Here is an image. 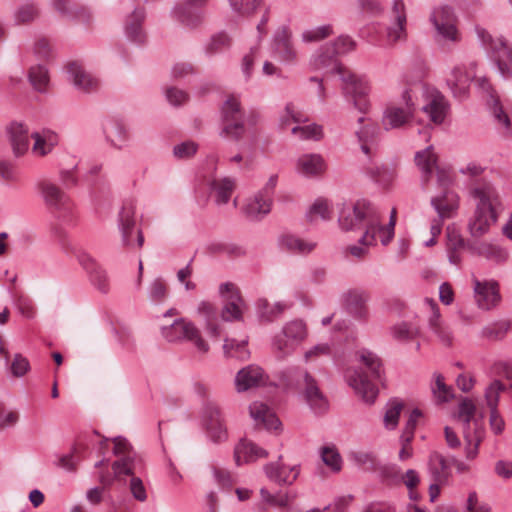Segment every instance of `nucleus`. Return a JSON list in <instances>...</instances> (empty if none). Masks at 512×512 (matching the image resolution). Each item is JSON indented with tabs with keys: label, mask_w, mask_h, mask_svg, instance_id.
<instances>
[{
	"label": "nucleus",
	"mask_w": 512,
	"mask_h": 512,
	"mask_svg": "<svg viewBox=\"0 0 512 512\" xmlns=\"http://www.w3.org/2000/svg\"><path fill=\"white\" fill-rule=\"evenodd\" d=\"M340 79L343 82L342 90L346 99L351 101L359 112L367 113L370 108L368 95L371 86L366 76L345 70L341 72Z\"/></svg>",
	"instance_id": "11"
},
{
	"label": "nucleus",
	"mask_w": 512,
	"mask_h": 512,
	"mask_svg": "<svg viewBox=\"0 0 512 512\" xmlns=\"http://www.w3.org/2000/svg\"><path fill=\"white\" fill-rule=\"evenodd\" d=\"M432 393L439 402H448L454 396L452 388L445 384L444 377L440 373H434Z\"/></svg>",
	"instance_id": "57"
},
{
	"label": "nucleus",
	"mask_w": 512,
	"mask_h": 512,
	"mask_svg": "<svg viewBox=\"0 0 512 512\" xmlns=\"http://www.w3.org/2000/svg\"><path fill=\"white\" fill-rule=\"evenodd\" d=\"M333 34V27L330 24L314 27L303 31L301 38L305 43L317 42Z\"/></svg>",
	"instance_id": "58"
},
{
	"label": "nucleus",
	"mask_w": 512,
	"mask_h": 512,
	"mask_svg": "<svg viewBox=\"0 0 512 512\" xmlns=\"http://www.w3.org/2000/svg\"><path fill=\"white\" fill-rule=\"evenodd\" d=\"M465 455L467 460H474L479 453V445L484 438V428L480 420L474 421L473 430L463 431Z\"/></svg>",
	"instance_id": "43"
},
{
	"label": "nucleus",
	"mask_w": 512,
	"mask_h": 512,
	"mask_svg": "<svg viewBox=\"0 0 512 512\" xmlns=\"http://www.w3.org/2000/svg\"><path fill=\"white\" fill-rule=\"evenodd\" d=\"M52 5L62 16L88 24L92 18L87 7L71 4L69 0H52Z\"/></svg>",
	"instance_id": "42"
},
{
	"label": "nucleus",
	"mask_w": 512,
	"mask_h": 512,
	"mask_svg": "<svg viewBox=\"0 0 512 512\" xmlns=\"http://www.w3.org/2000/svg\"><path fill=\"white\" fill-rule=\"evenodd\" d=\"M343 304L354 318L359 320H366L368 317V309L366 303L369 296L366 292L361 290H349L342 295Z\"/></svg>",
	"instance_id": "30"
},
{
	"label": "nucleus",
	"mask_w": 512,
	"mask_h": 512,
	"mask_svg": "<svg viewBox=\"0 0 512 512\" xmlns=\"http://www.w3.org/2000/svg\"><path fill=\"white\" fill-rule=\"evenodd\" d=\"M475 31L481 45L491 52L500 74L504 78L512 77V47L504 38H494L480 26H476Z\"/></svg>",
	"instance_id": "7"
},
{
	"label": "nucleus",
	"mask_w": 512,
	"mask_h": 512,
	"mask_svg": "<svg viewBox=\"0 0 512 512\" xmlns=\"http://www.w3.org/2000/svg\"><path fill=\"white\" fill-rule=\"evenodd\" d=\"M197 312L204 318L209 335L216 338L219 337L220 328L217 324V310L214 305L208 301H201Z\"/></svg>",
	"instance_id": "47"
},
{
	"label": "nucleus",
	"mask_w": 512,
	"mask_h": 512,
	"mask_svg": "<svg viewBox=\"0 0 512 512\" xmlns=\"http://www.w3.org/2000/svg\"><path fill=\"white\" fill-rule=\"evenodd\" d=\"M476 406L469 398H464L458 405V419L462 422L463 431L473 430ZM481 422L482 420L479 419Z\"/></svg>",
	"instance_id": "49"
},
{
	"label": "nucleus",
	"mask_w": 512,
	"mask_h": 512,
	"mask_svg": "<svg viewBox=\"0 0 512 512\" xmlns=\"http://www.w3.org/2000/svg\"><path fill=\"white\" fill-rule=\"evenodd\" d=\"M145 18L143 9L136 8L125 21V35L131 42L142 44L145 41V33L142 24Z\"/></svg>",
	"instance_id": "40"
},
{
	"label": "nucleus",
	"mask_w": 512,
	"mask_h": 512,
	"mask_svg": "<svg viewBox=\"0 0 512 512\" xmlns=\"http://www.w3.org/2000/svg\"><path fill=\"white\" fill-rule=\"evenodd\" d=\"M267 456V450L247 439L240 440L234 449V459L238 466L266 458Z\"/></svg>",
	"instance_id": "32"
},
{
	"label": "nucleus",
	"mask_w": 512,
	"mask_h": 512,
	"mask_svg": "<svg viewBox=\"0 0 512 512\" xmlns=\"http://www.w3.org/2000/svg\"><path fill=\"white\" fill-rule=\"evenodd\" d=\"M113 454L118 457L112 464L114 478L120 480L122 475H132L136 469L137 459L130 443L126 438L117 436L113 438Z\"/></svg>",
	"instance_id": "16"
},
{
	"label": "nucleus",
	"mask_w": 512,
	"mask_h": 512,
	"mask_svg": "<svg viewBox=\"0 0 512 512\" xmlns=\"http://www.w3.org/2000/svg\"><path fill=\"white\" fill-rule=\"evenodd\" d=\"M395 221V210H393L388 225H382V217L379 211H377V224L373 227L374 231L368 234V229H366L359 242L363 245H375L377 236H379L382 245L389 244L394 236Z\"/></svg>",
	"instance_id": "27"
},
{
	"label": "nucleus",
	"mask_w": 512,
	"mask_h": 512,
	"mask_svg": "<svg viewBox=\"0 0 512 512\" xmlns=\"http://www.w3.org/2000/svg\"><path fill=\"white\" fill-rule=\"evenodd\" d=\"M247 339L236 340L226 338L223 344V351L226 357L245 360L249 356Z\"/></svg>",
	"instance_id": "51"
},
{
	"label": "nucleus",
	"mask_w": 512,
	"mask_h": 512,
	"mask_svg": "<svg viewBox=\"0 0 512 512\" xmlns=\"http://www.w3.org/2000/svg\"><path fill=\"white\" fill-rule=\"evenodd\" d=\"M36 188L45 205L58 218L68 220L73 214V203L69 196L54 182L48 179L39 180Z\"/></svg>",
	"instance_id": "9"
},
{
	"label": "nucleus",
	"mask_w": 512,
	"mask_h": 512,
	"mask_svg": "<svg viewBox=\"0 0 512 512\" xmlns=\"http://www.w3.org/2000/svg\"><path fill=\"white\" fill-rule=\"evenodd\" d=\"M402 409L403 402L397 398H393L387 402L383 419L384 425L387 429L393 430L397 427Z\"/></svg>",
	"instance_id": "55"
},
{
	"label": "nucleus",
	"mask_w": 512,
	"mask_h": 512,
	"mask_svg": "<svg viewBox=\"0 0 512 512\" xmlns=\"http://www.w3.org/2000/svg\"><path fill=\"white\" fill-rule=\"evenodd\" d=\"M103 131L107 142L111 146L117 149H122L125 146L128 140V133L121 122L117 120L109 121L105 124Z\"/></svg>",
	"instance_id": "45"
},
{
	"label": "nucleus",
	"mask_w": 512,
	"mask_h": 512,
	"mask_svg": "<svg viewBox=\"0 0 512 512\" xmlns=\"http://www.w3.org/2000/svg\"><path fill=\"white\" fill-rule=\"evenodd\" d=\"M506 389L505 385L500 380H494L485 389V400L490 410H495L498 407L500 393Z\"/></svg>",
	"instance_id": "59"
},
{
	"label": "nucleus",
	"mask_w": 512,
	"mask_h": 512,
	"mask_svg": "<svg viewBox=\"0 0 512 512\" xmlns=\"http://www.w3.org/2000/svg\"><path fill=\"white\" fill-rule=\"evenodd\" d=\"M280 243L284 249L297 254H308L316 247L315 242L306 241L292 234L282 236Z\"/></svg>",
	"instance_id": "48"
},
{
	"label": "nucleus",
	"mask_w": 512,
	"mask_h": 512,
	"mask_svg": "<svg viewBox=\"0 0 512 512\" xmlns=\"http://www.w3.org/2000/svg\"><path fill=\"white\" fill-rule=\"evenodd\" d=\"M357 356L368 372L358 368H348L344 377L347 384L365 403L373 404L379 393L374 381L381 380L382 363L380 358L368 349H360L357 351Z\"/></svg>",
	"instance_id": "2"
},
{
	"label": "nucleus",
	"mask_w": 512,
	"mask_h": 512,
	"mask_svg": "<svg viewBox=\"0 0 512 512\" xmlns=\"http://www.w3.org/2000/svg\"><path fill=\"white\" fill-rule=\"evenodd\" d=\"M428 473L432 481L447 482L451 474L450 466L446 458L438 453L432 452L428 460Z\"/></svg>",
	"instance_id": "44"
},
{
	"label": "nucleus",
	"mask_w": 512,
	"mask_h": 512,
	"mask_svg": "<svg viewBox=\"0 0 512 512\" xmlns=\"http://www.w3.org/2000/svg\"><path fill=\"white\" fill-rule=\"evenodd\" d=\"M472 76L468 74L466 68L462 65L455 66L446 78L447 86L453 96L463 100L468 96Z\"/></svg>",
	"instance_id": "29"
},
{
	"label": "nucleus",
	"mask_w": 512,
	"mask_h": 512,
	"mask_svg": "<svg viewBox=\"0 0 512 512\" xmlns=\"http://www.w3.org/2000/svg\"><path fill=\"white\" fill-rule=\"evenodd\" d=\"M415 164L421 172L422 181L427 182L437 169L438 157L432 145L415 153Z\"/></svg>",
	"instance_id": "39"
},
{
	"label": "nucleus",
	"mask_w": 512,
	"mask_h": 512,
	"mask_svg": "<svg viewBox=\"0 0 512 512\" xmlns=\"http://www.w3.org/2000/svg\"><path fill=\"white\" fill-rule=\"evenodd\" d=\"M203 421L208 437L214 443H221L227 440L228 434L218 405L208 401L203 408Z\"/></svg>",
	"instance_id": "20"
},
{
	"label": "nucleus",
	"mask_w": 512,
	"mask_h": 512,
	"mask_svg": "<svg viewBox=\"0 0 512 512\" xmlns=\"http://www.w3.org/2000/svg\"><path fill=\"white\" fill-rule=\"evenodd\" d=\"M413 116L411 106L391 105L384 110L382 124L387 131L397 129L407 124Z\"/></svg>",
	"instance_id": "33"
},
{
	"label": "nucleus",
	"mask_w": 512,
	"mask_h": 512,
	"mask_svg": "<svg viewBox=\"0 0 512 512\" xmlns=\"http://www.w3.org/2000/svg\"><path fill=\"white\" fill-rule=\"evenodd\" d=\"M207 2L208 0H184L182 5L176 6L172 10V15L183 25L196 28L204 19V12L201 7Z\"/></svg>",
	"instance_id": "23"
},
{
	"label": "nucleus",
	"mask_w": 512,
	"mask_h": 512,
	"mask_svg": "<svg viewBox=\"0 0 512 512\" xmlns=\"http://www.w3.org/2000/svg\"><path fill=\"white\" fill-rule=\"evenodd\" d=\"M160 333L167 342L190 341L202 353L209 350V345L201 337L198 328L185 318H177L170 325L161 326Z\"/></svg>",
	"instance_id": "10"
},
{
	"label": "nucleus",
	"mask_w": 512,
	"mask_h": 512,
	"mask_svg": "<svg viewBox=\"0 0 512 512\" xmlns=\"http://www.w3.org/2000/svg\"><path fill=\"white\" fill-rule=\"evenodd\" d=\"M477 87L483 93V96L486 98V104L491 111L494 119L497 121L499 125H502L506 131L510 130V119L508 115L504 112L502 105L498 97L495 94L492 86L488 82L486 78H479L477 80Z\"/></svg>",
	"instance_id": "24"
},
{
	"label": "nucleus",
	"mask_w": 512,
	"mask_h": 512,
	"mask_svg": "<svg viewBox=\"0 0 512 512\" xmlns=\"http://www.w3.org/2000/svg\"><path fill=\"white\" fill-rule=\"evenodd\" d=\"M235 186V179L231 177L214 178L208 182L209 190L214 194L217 205H225L229 202Z\"/></svg>",
	"instance_id": "41"
},
{
	"label": "nucleus",
	"mask_w": 512,
	"mask_h": 512,
	"mask_svg": "<svg viewBox=\"0 0 512 512\" xmlns=\"http://www.w3.org/2000/svg\"><path fill=\"white\" fill-rule=\"evenodd\" d=\"M221 112L223 128L220 136L240 140L245 131L240 101L234 96L229 97L223 103Z\"/></svg>",
	"instance_id": "13"
},
{
	"label": "nucleus",
	"mask_w": 512,
	"mask_h": 512,
	"mask_svg": "<svg viewBox=\"0 0 512 512\" xmlns=\"http://www.w3.org/2000/svg\"><path fill=\"white\" fill-rule=\"evenodd\" d=\"M425 304L431 313L428 321L430 330L438 337L443 345L450 346L452 344L453 334L450 327L441 320L438 304L431 298H426Z\"/></svg>",
	"instance_id": "28"
},
{
	"label": "nucleus",
	"mask_w": 512,
	"mask_h": 512,
	"mask_svg": "<svg viewBox=\"0 0 512 512\" xmlns=\"http://www.w3.org/2000/svg\"><path fill=\"white\" fill-rule=\"evenodd\" d=\"M271 55L283 64L297 62V51L292 42V33L288 26L279 27L273 36L271 43Z\"/></svg>",
	"instance_id": "18"
},
{
	"label": "nucleus",
	"mask_w": 512,
	"mask_h": 512,
	"mask_svg": "<svg viewBox=\"0 0 512 512\" xmlns=\"http://www.w3.org/2000/svg\"><path fill=\"white\" fill-rule=\"evenodd\" d=\"M283 379L288 386H295L303 391L304 399L315 414H322L328 410L326 397L320 391L317 381L307 371L289 368L283 372Z\"/></svg>",
	"instance_id": "4"
},
{
	"label": "nucleus",
	"mask_w": 512,
	"mask_h": 512,
	"mask_svg": "<svg viewBox=\"0 0 512 512\" xmlns=\"http://www.w3.org/2000/svg\"><path fill=\"white\" fill-rule=\"evenodd\" d=\"M474 298L478 308L489 311L496 308L501 300L500 285L494 279L473 278Z\"/></svg>",
	"instance_id": "17"
},
{
	"label": "nucleus",
	"mask_w": 512,
	"mask_h": 512,
	"mask_svg": "<svg viewBox=\"0 0 512 512\" xmlns=\"http://www.w3.org/2000/svg\"><path fill=\"white\" fill-rule=\"evenodd\" d=\"M38 16V9L34 4H24L18 7L14 12L16 24H27L32 22Z\"/></svg>",
	"instance_id": "63"
},
{
	"label": "nucleus",
	"mask_w": 512,
	"mask_h": 512,
	"mask_svg": "<svg viewBox=\"0 0 512 512\" xmlns=\"http://www.w3.org/2000/svg\"><path fill=\"white\" fill-rule=\"evenodd\" d=\"M31 138L34 140L32 153L37 157L48 155L59 143L58 134L49 129L33 132Z\"/></svg>",
	"instance_id": "35"
},
{
	"label": "nucleus",
	"mask_w": 512,
	"mask_h": 512,
	"mask_svg": "<svg viewBox=\"0 0 512 512\" xmlns=\"http://www.w3.org/2000/svg\"><path fill=\"white\" fill-rule=\"evenodd\" d=\"M407 13L404 0H393L390 9V24L387 27L389 42L405 40L407 36Z\"/></svg>",
	"instance_id": "22"
},
{
	"label": "nucleus",
	"mask_w": 512,
	"mask_h": 512,
	"mask_svg": "<svg viewBox=\"0 0 512 512\" xmlns=\"http://www.w3.org/2000/svg\"><path fill=\"white\" fill-rule=\"evenodd\" d=\"M378 209L367 200L343 204L338 217L339 226L344 231L368 229L371 233L377 224Z\"/></svg>",
	"instance_id": "3"
},
{
	"label": "nucleus",
	"mask_w": 512,
	"mask_h": 512,
	"mask_svg": "<svg viewBox=\"0 0 512 512\" xmlns=\"http://www.w3.org/2000/svg\"><path fill=\"white\" fill-rule=\"evenodd\" d=\"M308 330L306 323L300 319L286 322L271 341L272 351L276 357L283 359L291 355L306 339Z\"/></svg>",
	"instance_id": "6"
},
{
	"label": "nucleus",
	"mask_w": 512,
	"mask_h": 512,
	"mask_svg": "<svg viewBox=\"0 0 512 512\" xmlns=\"http://www.w3.org/2000/svg\"><path fill=\"white\" fill-rule=\"evenodd\" d=\"M266 380L264 370L258 365L250 364L237 372L234 382L237 392L241 393L265 384Z\"/></svg>",
	"instance_id": "25"
},
{
	"label": "nucleus",
	"mask_w": 512,
	"mask_h": 512,
	"mask_svg": "<svg viewBox=\"0 0 512 512\" xmlns=\"http://www.w3.org/2000/svg\"><path fill=\"white\" fill-rule=\"evenodd\" d=\"M473 249L478 255L497 263L506 261L508 256L504 249L490 243H481L475 246Z\"/></svg>",
	"instance_id": "54"
},
{
	"label": "nucleus",
	"mask_w": 512,
	"mask_h": 512,
	"mask_svg": "<svg viewBox=\"0 0 512 512\" xmlns=\"http://www.w3.org/2000/svg\"><path fill=\"white\" fill-rule=\"evenodd\" d=\"M117 227L121 235L122 246L128 249L141 248L144 236L136 226V204L133 200H125L118 213Z\"/></svg>",
	"instance_id": "8"
},
{
	"label": "nucleus",
	"mask_w": 512,
	"mask_h": 512,
	"mask_svg": "<svg viewBox=\"0 0 512 512\" xmlns=\"http://www.w3.org/2000/svg\"><path fill=\"white\" fill-rule=\"evenodd\" d=\"M436 34L435 40L441 43H456L460 41V34L456 27V16L452 7L440 5L435 7L429 17Z\"/></svg>",
	"instance_id": "12"
},
{
	"label": "nucleus",
	"mask_w": 512,
	"mask_h": 512,
	"mask_svg": "<svg viewBox=\"0 0 512 512\" xmlns=\"http://www.w3.org/2000/svg\"><path fill=\"white\" fill-rule=\"evenodd\" d=\"M167 293V285L162 278L154 279L148 287V298L153 303L163 302Z\"/></svg>",
	"instance_id": "62"
},
{
	"label": "nucleus",
	"mask_w": 512,
	"mask_h": 512,
	"mask_svg": "<svg viewBox=\"0 0 512 512\" xmlns=\"http://www.w3.org/2000/svg\"><path fill=\"white\" fill-rule=\"evenodd\" d=\"M380 130L375 124H367L356 132L361 150L366 155H371L378 141Z\"/></svg>",
	"instance_id": "46"
},
{
	"label": "nucleus",
	"mask_w": 512,
	"mask_h": 512,
	"mask_svg": "<svg viewBox=\"0 0 512 512\" xmlns=\"http://www.w3.org/2000/svg\"><path fill=\"white\" fill-rule=\"evenodd\" d=\"M249 412L255 425L258 427H263L267 430H276L281 424L276 415L262 402H253L249 406Z\"/></svg>",
	"instance_id": "34"
},
{
	"label": "nucleus",
	"mask_w": 512,
	"mask_h": 512,
	"mask_svg": "<svg viewBox=\"0 0 512 512\" xmlns=\"http://www.w3.org/2000/svg\"><path fill=\"white\" fill-rule=\"evenodd\" d=\"M326 169L324 158L320 154H303L296 164L297 172L307 178L317 177Z\"/></svg>",
	"instance_id": "36"
},
{
	"label": "nucleus",
	"mask_w": 512,
	"mask_h": 512,
	"mask_svg": "<svg viewBox=\"0 0 512 512\" xmlns=\"http://www.w3.org/2000/svg\"><path fill=\"white\" fill-rule=\"evenodd\" d=\"M69 80L73 83L74 87L85 93H90L98 88V80L78 63H70L67 67Z\"/></svg>",
	"instance_id": "31"
},
{
	"label": "nucleus",
	"mask_w": 512,
	"mask_h": 512,
	"mask_svg": "<svg viewBox=\"0 0 512 512\" xmlns=\"http://www.w3.org/2000/svg\"><path fill=\"white\" fill-rule=\"evenodd\" d=\"M355 48L356 42L348 35H341L334 42L327 43V49L336 56L349 53Z\"/></svg>",
	"instance_id": "60"
},
{
	"label": "nucleus",
	"mask_w": 512,
	"mask_h": 512,
	"mask_svg": "<svg viewBox=\"0 0 512 512\" xmlns=\"http://www.w3.org/2000/svg\"><path fill=\"white\" fill-rule=\"evenodd\" d=\"M310 65L314 70H327L336 72L341 76L342 68L334 52L327 49V44L322 46L312 57Z\"/></svg>",
	"instance_id": "38"
},
{
	"label": "nucleus",
	"mask_w": 512,
	"mask_h": 512,
	"mask_svg": "<svg viewBox=\"0 0 512 512\" xmlns=\"http://www.w3.org/2000/svg\"><path fill=\"white\" fill-rule=\"evenodd\" d=\"M425 104L421 110L435 124H442L450 111V104L445 96L436 89H428L424 95Z\"/></svg>",
	"instance_id": "21"
},
{
	"label": "nucleus",
	"mask_w": 512,
	"mask_h": 512,
	"mask_svg": "<svg viewBox=\"0 0 512 512\" xmlns=\"http://www.w3.org/2000/svg\"><path fill=\"white\" fill-rule=\"evenodd\" d=\"M29 81L38 92H45L49 83L48 70L43 65L32 66L28 74Z\"/></svg>",
	"instance_id": "53"
},
{
	"label": "nucleus",
	"mask_w": 512,
	"mask_h": 512,
	"mask_svg": "<svg viewBox=\"0 0 512 512\" xmlns=\"http://www.w3.org/2000/svg\"><path fill=\"white\" fill-rule=\"evenodd\" d=\"M8 134L14 155H24L29 148L31 137L28 128L22 123L13 122L8 128Z\"/></svg>",
	"instance_id": "37"
},
{
	"label": "nucleus",
	"mask_w": 512,
	"mask_h": 512,
	"mask_svg": "<svg viewBox=\"0 0 512 512\" xmlns=\"http://www.w3.org/2000/svg\"><path fill=\"white\" fill-rule=\"evenodd\" d=\"M430 203L437 213V217L431 221L430 233L434 236L440 235L444 221L455 215L459 207V197L455 192L445 190L440 195L431 198Z\"/></svg>",
	"instance_id": "14"
},
{
	"label": "nucleus",
	"mask_w": 512,
	"mask_h": 512,
	"mask_svg": "<svg viewBox=\"0 0 512 512\" xmlns=\"http://www.w3.org/2000/svg\"><path fill=\"white\" fill-rule=\"evenodd\" d=\"M323 463L332 471L339 472L342 467V458L335 446H324L320 450Z\"/></svg>",
	"instance_id": "56"
},
{
	"label": "nucleus",
	"mask_w": 512,
	"mask_h": 512,
	"mask_svg": "<svg viewBox=\"0 0 512 512\" xmlns=\"http://www.w3.org/2000/svg\"><path fill=\"white\" fill-rule=\"evenodd\" d=\"M282 455L277 462L268 463L264 466V472L269 480L279 485H292L300 474V465L287 467L281 463Z\"/></svg>",
	"instance_id": "26"
},
{
	"label": "nucleus",
	"mask_w": 512,
	"mask_h": 512,
	"mask_svg": "<svg viewBox=\"0 0 512 512\" xmlns=\"http://www.w3.org/2000/svg\"><path fill=\"white\" fill-rule=\"evenodd\" d=\"M286 308L287 305L282 302H275L273 305H271L266 299H259L256 302V309L259 317L266 321H272Z\"/></svg>",
	"instance_id": "52"
},
{
	"label": "nucleus",
	"mask_w": 512,
	"mask_h": 512,
	"mask_svg": "<svg viewBox=\"0 0 512 512\" xmlns=\"http://www.w3.org/2000/svg\"><path fill=\"white\" fill-rule=\"evenodd\" d=\"M57 242L61 249L66 253L75 254L79 264L89 275L91 283L101 292L106 293L109 288L108 277L105 270L95 261V259L89 255L86 251L76 249L68 235L60 231L57 233Z\"/></svg>",
	"instance_id": "5"
},
{
	"label": "nucleus",
	"mask_w": 512,
	"mask_h": 512,
	"mask_svg": "<svg viewBox=\"0 0 512 512\" xmlns=\"http://www.w3.org/2000/svg\"><path fill=\"white\" fill-rule=\"evenodd\" d=\"M219 294L225 300L221 317L224 321H240L247 306L235 284L225 282L219 286Z\"/></svg>",
	"instance_id": "15"
},
{
	"label": "nucleus",
	"mask_w": 512,
	"mask_h": 512,
	"mask_svg": "<svg viewBox=\"0 0 512 512\" xmlns=\"http://www.w3.org/2000/svg\"><path fill=\"white\" fill-rule=\"evenodd\" d=\"M292 134L303 140H319L323 136L322 126L310 124L307 126H295L292 128Z\"/></svg>",
	"instance_id": "61"
},
{
	"label": "nucleus",
	"mask_w": 512,
	"mask_h": 512,
	"mask_svg": "<svg viewBox=\"0 0 512 512\" xmlns=\"http://www.w3.org/2000/svg\"><path fill=\"white\" fill-rule=\"evenodd\" d=\"M474 212L468 228L473 237H481L497 222L501 198L496 187L488 181H480L469 190Z\"/></svg>",
	"instance_id": "1"
},
{
	"label": "nucleus",
	"mask_w": 512,
	"mask_h": 512,
	"mask_svg": "<svg viewBox=\"0 0 512 512\" xmlns=\"http://www.w3.org/2000/svg\"><path fill=\"white\" fill-rule=\"evenodd\" d=\"M390 333L394 340L402 343H408L413 341L419 335V329L417 326L403 321L393 325L390 328Z\"/></svg>",
	"instance_id": "50"
},
{
	"label": "nucleus",
	"mask_w": 512,
	"mask_h": 512,
	"mask_svg": "<svg viewBox=\"0 0 512 512\" xmlns=\"http://www.w3.org/2000/svg\"><path fill=\"white\" fill-rule=\"evenodd\" d=\"M277 180V175L270 176L264 188L249 200L245 207V213L250 219L259 220L270 212Z\"/></svg>",
	"instance_id": "19"
},
{
	"label": "nucleus",
	"mask_w": 512,
	"mask_h": 512,
	"mask_svg": "<svg viewBox=\"0 0 512 512\" xmlns=\"http://www.w3.org/2000/svg\"><path fill=\"white\" fill-rule=\"evenodd\" d=\"M308 221L314 222L319 219L328 220L330 219V210L328 203L325 200H316L315 203L310 207L306 214Z\"/></svg>",
	"instance_id": "64"
}]
</instances>
